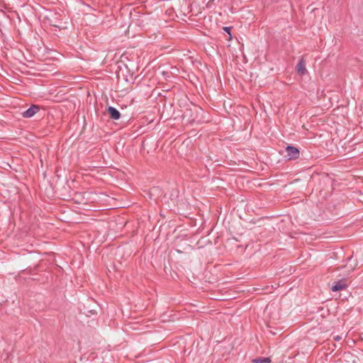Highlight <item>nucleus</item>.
<instances>
[{"mask_svg": "<svg viewBox=\"0 0 363 363\" xmlns=\"http://www.w3.org/2000/svg\"><path fill=\"white\" fill-rule=\"evenodd\" d=\"M40 110V107L38 105L33 104L27 110L23 111L21 115L23 118H30L33 117Z\"/></svg>", "mask_w": 363, "mask_h": 363, "instance_id": "f03ea898", "label": "nucleus"}, {"mask_svg": "<svg viewBox=\"0 0 363 363\" xmlns=\"http://www.w3.org/2000/svg\"><path fill=\"white\" fill-rule=\"evenodd\" d=\"M230 27H224L223 30L230 35Z\"/></svg>", "mask_w": 363, "mask_h": 363, "instance_id": "0eeeda50", "label": "nucleus"}, {"mask_svg": "<svg viewBox=\"0 0 363 363\" xmlns=\"http://www.w3.org/2000/svg\"><path fill=\"white\" fill-rule=\"evenodd\" d=\"M341 339V337L338 335H337L336 337H334V340H336V341H338Z\"/></svg>", "mask_w": 363, "mask_h": 363, "instance_id": "6e6552de", "label": "nucleus"}, {"mask_svg": "<svg viewBox=\"0 0 363 363\" xmlns=\"http://www.w3.org/2000/svg\"><path fill=\"white\" fill-rule=\"evenodd\" d=\"M107 112L110 117L113 120H118L121 118V113L118 109L113 106H108L107 108Z\"/></svg>", "mask_w": 363, "mask_h": 363, "instance_id": "39448f33", "label": "nucleus"}, {"mask_svg": "<svg viewBox=\"0 0 363 363\" xmlns=\"http://www.w3.org/2000/svg\"><path fill=\"white\" fill-rule=\"evenodd\" d=\"M296 70H297L298 73L301 76H303L304 74H306L307 70L306 69V62H305L303 57H301L299 60V61L296 65Z\"/></svg>", "mask_w": 363, "mask_h": 363, "instance_id": "20e7f679", "label": "nucleus"}, {"mask_svg": "<svg viewBox=\"0 0 363 363\" xmlns=\"http://www.w3.org/2000/svg\"><path fill=\"white\" fill-rule=\"evenodd\" d=\"M253 363H270V357H258L252 360Z\"/></svg>", "mask_w": 363, "mask_h": 363, "instance_id": "423d86ee", "label": "nucleus"}, {"mask_svg": "<svg viewBox=\"0 0 363 363\" xmlns=\"http://www.w3.org/2000/svg\"><path fill=\"white\" fill-rule=\"evenodd\" d=\"M347 286V284L346 283V279H342L338 281H336L334 283L333 286L331 288V290L333 291H338L343 289H345Z\"/></svg>", "mask_w": 363, "mask_h": 363, "instance_id": "7ed1b4c3", "label": "nucleus"}, {"mask_svg": "<svg viewBox=\"0 0 363 363\" xmlns=\"http://www.w3.org/2000/svg\"><path fill=\"white\" fill-rule=\"evenodd\" d=\"M286 157L289 160H296L298 158L300 155L298 149L291 145H288L286 147Z\"/></svg>", "mask_w": 363, "mask_h": 363, "instance_id": "f257e3e1", "label": "nucleus"}]
</instances>
